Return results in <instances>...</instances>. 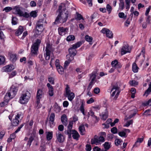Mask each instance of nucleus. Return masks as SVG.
Returning <instances> with one entry per match:
<instances>
[{"instance_id":"nucleus-54","label":"nucleus","mask_w":151,"mask_h":151,"mask_svg":"<svg viewBox=\"0 0 151 151\" xmlns=\"http://www.w3.org/2000/svg\"><path fill=\"white\" fill-rule=\"evenodd\" d=\"M118 63V61L115 60L113 61L111 63V65L112 66V67L115 68V66Z\"/></svg>"},{"instance_id":"nucleus-11","label":"nucleus","mask_w":151,"mask_h":151,"mask_svg":"<svg viewBox=\"0 0 151 151\" xmlns=\"http://www.w3.org/2000/svg\"><path fill=\"white\" fill-rule=\"evenodd\" d=\"M131 51V48L126 42H123V55L127 53H130Z\"/></svg>"},{"instance_id":"nucleus-50","label":"nucleus","mask_w":151,"mask_h":151,"mask_svg":"<svg viewBox=\"0 0 151 151\" xmlns=\"http://www.w3.org/2000/svg\"><path fill=\"white\" fill-rule=\"evenodd\" d=\"M40 99H37L35 105L37 109L39 108L41 106V105L40 103Z\"/></svg>"},{"instance_id":"nucleus-18","label":"nucleus","mask_w":151,"mask_h":151,"mask_svg":"<svg viewBox=\"0 0 151 151\" xmlns=\"http://www.w3.org/2000/svg\"><path fill=\"white\" fill-rule=\"evenodd\" d=\"M47 86L49 88L48 93L50 96H52L54 95L53 88V87L49 83L47 84Z\"/></svg>"},{"instance_id":"nucleus-62","label":"nucleus","mask_w":151,"mask_h":151,"mask_svg":"<svg viewBox=\"0 0 151 151\" xmlns=\"http://www.w3.org/2000/svg\"><path fill=\"white\" fill-rule=\"evenodd\" d=\"M94 84L93 83L90 82L89 84V85L88 86L87 90L88 91H90L91 89L92 88V86Z\"/></svg>"},{"instance_id":"nucleus-9","label":"nucleus","mask_w":151,"mask_h":151,"mask_svg":"<svg viewBox=\"0 0 151 151\" xmlns=\"http://www.w3.org/2000/svg\"><path fill=\"white\" fill-rule=\"evenodd\" d=\"M119 88L118 86L114 85L113 86V88L111 90V91L113 92L112 93V94H111V97H113L115 95V96L114 97V99L115 100H116V99L117 98L118 96L120 93V91L119 90Z\"/></svg>"},{"instance_id":"nucleus-23","label":"nucleus","mask_w":151,"mask_h":151,"mask_svg":"<svg viewBox=\"0 0 151 151\" xmlns=\"http://www.w3.org/2000/svg\"><path fill=\"white\" fill-rule=\"evenodd\" d=\"M144 138L143 137H142L141 138H138L137 140V141L135 142V144L133 145V148L134 147H137L138 146H139L140 144H138V143H139L142 142L143 141Z\"/></svg>"},{"instance_id":"nucleus-60","label":"nucleus","mask_w":151,"mask_h":151,"mask_svg":"<svg viewBox=\"0 0 151 151\" xmlns=\"http://www.w3.org/2000/svg\"><path fill=\"white\" fill-rule=\"evenodd\" d=\"M24 124H22L19 126L17 129L15 131V133H17L19 131H20V129L22 128V127L24 126Z\"/></svg>"},{"instance_id":"nucleus-41","label":"nucleus","mask_w":151,"mask_h":151,"mask_svg":"<svg viewBox=\"0 0 151 151\" xmlns=\"http://www.w3.org/2000/svg\"><path fill=\"white\" fill-rule=\"evenodd\" d=\"M88 114L89 116H91L93 118L96 119L97 121H98L97 117L95 115L94 112L92 110L90 111L88 113Z\"/></svg>"},{"instance_id":"nucleus-10","label":"nucleus","mask_w":151,"mask_h":151,"mask_svg":"<svg viewBox=\"0 0 151 151\" xmlns=\"http://www.w3.org/2000/svg\"><path fill=\"white\" fill-rule=\"evenodd\" d=\"M52 45L47 43L46 47V54L45 55V59L49 60L50 58L51 51L52 50Z\"/></svg>"},{"instance_id":"nucleus-47","label":"nucleus","mask_w":151,"mask_h":151,"mask_svg":"<svg viewBox=\"0 0 151 151\" xmlns=\"http://www.w3.org/2000/svg\"><path fill=\"white\" fill-rule=\"evenodd\" d=\"M126 9L128 10L130 6V0H125Z\"/></svg>"},{"instance_id":"nucleus-46","label":"nucleus","mask_w":151,"mask_h":151,"mask_svg":"<svg viewBox=\"0 0 151 151\" xmlns=\"http://www.w3.org/2000/svg\"><path fill=\"white\" fill-rule=\"evenodd\" d=\"M142 105L144 106H151V99L143 103Z\"/></svg>"},{"instance_id":"nucleus-6","label":"nucleus","mask_w":151,"mask_h":151,"mask_svg":"<svg viewBox=\"0 0 151 151\" xmlns=\"http://www.w3.org/2000/svg\"><path fill=\"white\" fill-rule=\"evenodd\" d=\"M17 91V87L13 85L10 88L9 92L6 93L4 98L6 99V98H7V97H8L9 98V99H12L16 95Z\"/></svg>"},{"instance_id":"nucleus-15","label":"nucleus","mask_w":151,"mask_h":151,"mask_svg":"<svg viewBox=\"0 0 151 151\" xmlns=\"http://www.w3.org/2000/svg\"><path fill=\"white\" fill-rule=\"evenodd\" d=\"M14 66L11 64L8 65L4 67L3 68V70L6 72H10L14 69Z\"/></svg>"},{"instance_id":"nucleus-16","label":"nucleus","mask_w":151,"mask_h":151,"mask_svg":"<svg viewBox=\"0 0 151 151\" xmlns=\"http://www.w3.org/2000/svg\"><path fill=\"white\" fill-rule=\"evenodd\" d=\"M56 136L58 141L60 143H62L63 142L64 140V136L62 134L58 132L56 133Z\"/></svg>"},{"instance_id":"nucleus-30","label":"nucleus","mask_w":151,"mask_h":151,"mask_svg":"<svg viewBox=\"0 0 151 151\" xmlns=\"http://www.w3.org/2000/svg\"><path fill=\"white\" fill-rule=\"evenodd\" d=\"M130 91L132 94L131 97L134 99L135 97V94L136 92V89L134 88H131Z\"/></svg>"},{"instance_id":"nucleus-28","label":"nucleus","mask_w":151,"mask_h":151,"mask_svg":"<svg viewBox=\"0 0 151 151\" xmlns=\"http://www.w3.org/2000/svg\"><path fill=\"white\" fill-rule=\"evenodd\" d=\"M79 130L80 134L81 135H84L85 134V128L84 125H81L79 127Z\"/></svg>"},{"instance_id":"nucleus-48","label":"nucleus","mask_w":151,"mask_h":151,"mask_svg":"<svg viewBox=\"0 0 151 151\" xmlns=\"http://www.w3.org/2000/svg\"><path fill=\"white\" fill-rule=\"evenodd\" d=\"M80 111L84 115H85L84 108V104L82 103L80 107Z\"/></svg>"},{"instance_id":"nucleus-52","label":"nucleus","mask_w":151,"mask_h":151,"mask_svg":"<svg viewBox=\"0 0 151 151\" xmlns=\"http://www.w3.org/2000/svg\"><path fill=\"white\" fill-rule=\"evenodd\" d=\"M106 10L108 12V14H110L112 11V7L109 4H107L106 6Z\"/></svg>"},{"instance_id":"nucleus-37","label":"nucleus","mask_w":151,"mask_h":151,"mask_svg":"<svg viewBox=\"0 0 151 151\" xmlns=\"http://www.w3.org/2000/svg\"><path fill=\"white\" fill-rule=\"evenodd\" d=\"M76 17L75 18L76 19L80 20L81 19H82L83 20H84L81 14L77 12L76 13Z\"/></svg>"},{"instance_id":"nucleus-27","label":"nucleus","mask_w":151,"mask_h":151,"mask_svg":"<svg viewBox=\"0 0 151 151\" xmlns=\"http://www.w3.org/2000/svg\"><path fill=\"white\" fill-rule=\"evenodd\" d=\"M80 136L79 133L76 130L74 131L72 134V137L74 139L78 140Z\"/></svg>"},{"instance_id":"nucleus-64","label":"nucleus","mask_w":151,"mask_h":151,"mask_svg":"<svg viewBox=\"0 0 151 151\" xmlns=\"http://www.w3.org/2000/svg\"><path fill=\"white\" fill-rule=\"evenodd\" d=\"M48 81L52 84H54V79L53 78L50 77L48 78Z\"/></svg>"},{"instance_id":"nucleus-61","label":"nucleus","mask_w":151,"mask_h":151,"mask_svg":"<svg viewBox=\"0 0 151 151\" xmlns=\"http://www.w3.org/2000/svg\"><path fill=\"white\" fill-rule=\"evenodd\" d=\"M151 92V90L148 88L146 91L144 95H146L147 96Z\"/></svg>"},{"instance_id":"nucleus-21","label":"nucleus","mask_w":151,"mask_h":151,"mask_svg":"<svg viewBox=\"0 0 151 151\" xmlns=\"http://www.w3.org/2000/svg\"><path fill=\"white\" fill-rule=\"evenodd\" d=\"M101 33L103 34H106L107 37H109L110 36H111L110 35V36L108 35V34H110L111 35H112L111 31H110L109 29L106 28H103L101 30Z\"/></svg>"},{"instance_id":"nucleus-24","label":"nucleus","mask_w":151,"mask_h":151,"mask_svg":"<svg viewBox=\"0 0 151 151\" xmlns=\"http://www.w3.org/2000/svg\"><path fill=\"white\" fill-rule=\"evenodd\" d=\"M10 56V60L12 62H15L17 59V55L15 54L9 53V54Z\"/></svg>"},{"instance_id":"nucleus-7","label":"nucleus","mask_w":151,"mask_h":151,"mask_svg":"<svg viewBox=\"0 0 151 151\" xmlns=\"http://www.w3.org/2000/svg\"><path fill=\"white\" fill-rule=\"evenodd\" d=\"M65 90V93L64 94L65 96L67 97L69 101H72L75 97V95L73 92H71L68 85H67Z\"/></svg>"},{"instance_id":"nucleus-12","label":"nucleus","mask_w":151,"mask_h":151,"mask_svg":"<svg viewBox=\"0 0 151 151\" xmlns=\"http://www.w3.org/2000/svg\"><path fill=\"white\" fill-rule=\"evenodd\" d=\"M21 116V114L19 113L17 114L15 118L13 119V120L12 121V124L13 126H16L18 125L20 122L19 119L20 118Z\"/></svg>"},{"instance_id":"nucleus-32","label":"nucleus","mask_w":151,"mask_h":151,"mask_svg":"<svg viewBox=\"0 0 151 151\" xmlns=\"http://www.w3.org/2000/svg\"><path fill=\"white\" fill-rule=\"evenodd\" d=\"M6 99V100L4 101L3 102H2L0 104V105L1 107H4L5 105H6L9 100L11 99L7 97Z\"/></svg>"},{"instance_id":"nucleus-36","label":"nucleus","mask_w":151,"mask_h":151,"mask_svg":"<svg viewBox=\"0 0 151 151\" xmlns=\"http://www.w3.org/2000/svg\"><path fill=\"white\" fill-rule=\"evenodd\" d=\"M82 44V42L81 41H79L76 42L75 44L73 45H72L73 47L76 48V49L79 47Z\"/></svg>"},{"instance_id":"nucleus-14","label":"nucleus","mask_w":151,"mask_h":151,"mask_svg":"<svg viewBox=\"0 0 151 151\" xmlns=\"http://www.w3.org/2000/svg\"><path fill=\"white\" fill-rule=\"evenodd\" d=\"M44 96V92L41 89H38L37 92L36 98L37 99H41Z\"/></svg>"},{"instance_id":"nucleus-63","label":"nucleus","mask_w":151,"mask_h":151,"mask_svg":"<svg viewBox=\"0 0 151 151\" xmlns=\"http://www.w3.org/2000/svg\"><path fill=\"white\" fill-rule=\"evenodd\" d=\"M122 141L119 139H116L115 141V143L116 145L118 146L120 144Z\"/></svg>"},{"instance_id":"nucleus-42","label":"nucleus","mask_w":151,"mask_h":151,"mask_svg":"<svg viewBox=\"0 0 151 151\" xmlns=\"http://www.w3.org/2000/svg\"><path fill=\"white\" fill-rule=\"evenodd\" d=\"M142 115H145L146 116L151 115V109L146 110L142 114Z\"/></svg>"},{"instance_id":"nucleus-57","label":"nucleus","mask_w":151,"mask_h":151,"mask_svg":"<svg viewBox=\"0 0 151 151\" xmlns=\"http://www.w3.org/2000/svg\"><path fill=\"white\" fill-rule=\"evenodd\" d=\"M111 131L112 133L115 134L117 133V129L116 127H114L111 129Z\"/></svg>"},{"instance_id":"nucleus-4","label":"nucleus","mask_w":151,"mask_h":151,"mask_svg":"<svg viewBox=\"0 0 151 151\" xmlns=\"http://www.w3.org/2000/svg\"><path fill=\"white\" fill-rule=\"evenodd\" d=\"M44 22V19H39L37 22L35 30V33L36 35H40L43 31L44 30L43 26Z\"/></svg>"},{"instance_id":"nucleus-43","label":"nucleus","mask_w":151,"mask_h":151,"mask_svg":"<svg viewBox=\"0 0 151 151\" xmlns=\"http://www.w3.org/2000/svg\"><path fill=\"white\" fill-rule=\"evenodd\" d=\"M75 39V37L73 35H70L68 36L66 40L67 41H70L73 40Z\"/></svg>"},{"instance_id":"nucleus-53","label":"nucleus","mask_w":151,"mask_h":151,"mask_svg":"<svg viewBox=\"0 0 151 151\" xmlns=\"http://www.w3.org/2000/svg\"><path fill=\"white\" fill-rule=\"evenodd\" d=\"M5 61V58L2 56H0V65L3 64Z\"/></svg>"},{"instance_id":"nucleus-26","label":"nucleus","mask_w":151,"mask_h":151,"mask_svg":"<svg viewBox=\"0 0 151 151\" xmlns=\"http://www.w3.org/2000/svg\"><path fill=\"white\" fill-rule=\"evenodd\" d=\"M97 138V136L96 135H95L94 136V138L91 139V144L92 145L96 144L97 145L98 144H99L98 141V139Z\"/></svg>"},{"instance_id":"nucleus-49","label":"nucleus","mask_w":151,"mask_h":151,"mask_svg":"<svg viewBox=\"0 0 151 151\" xmlns=\"http://www.w3.org/2000/svg\"><path fill=\"white\" fill-rule=\"evenodd\" d=\"M37 12L36 11H32L30 13V15L31 17L35 18L37 16Z\"/></svg>"},{"instance_id":"nucleus-1","label":"nucleus","mask_w":151,"mask_h":151,"mask_svg":"<svg viewBox=\"0 0 151 151\" xmlns=\"http://www.w3.org/2000/svg\"><path fill=\"white\" fill-rule=\"evenodd\" d=\"M65 6V4H62L59 7L58 12L59 14L56 17L55 22H54L52 24H57L60 23H63L66 22L68 16V11L63 13L62 9L63 8L64 9Z\"/></svg>"},{"instance_id":"nucleus-33","label":"nucleus","mask_w":151,"mask_h":151,"mask_svg":"<svg viewBox=\"0 0 151 151\" xmlns=\"http://www.w3.org/2000/svg\"><path fill=\"white\" fill-rule=\"evenodd\" d=\"M138 68L135 63H134L132 65V69L134 73H137L138 71Z\"/></svg>"},{"instance_id":"nucleus-58","label":"nucleus","mask_w":151,"mask_h":151,"mask_svg":"<svg viewBox=\"0 0 151 151\" xmlns=\"http://www.w3.org/2000/svg\"><path fill=\"white\" fill-rule=\"evenodd\" d=\"M74 56H73V55H67V58H68V60L70 61V62H71L72 60H73Z\"/></svg>"},{"instance_id":"nucleus-25","label":"nucleus","mask_w":151,"mask_h":151,"mask_svg":"<svg viewBox=\"0 0 151 151\" xmlns=\"http://www.w3.org/2000/svg\"><path fill=\"white\" fill-rule=\"evenodd\" d=\"M23 31V27L20 26L17 30L15 32V34L17 36H18L21 34Z\"/></svg>"},{"instance_id":"nucleus-39","label":"nucleus","mask_w":151,"mask_h":151,"mask_svg":"<svg viewBox=\"0 0 151 151\" xmlns=\"http://www.w3.org/2000/svg\"><path fill=\"white\" fill-rule=\"evenodd\" d=\"M110 144L108 142H106L104 144V146L105 149V150H109L110 147Z\"/></svg>"},{"instance_id":"nucleus-3","label":"nucleus","mask_w":151,"mask_h":151,"mask_svg":"<svg viewBox=\"0 0 151 151\" xmlns=\"http://www.w3.org/2000/svg\"><path fill=\"white\" fill-rule=\"evenodd\" d=\"M41 42V41L39 39H37L35 42L31 46V53L32 56L36 55L38 54L39 46Z\"/></svg>"},{"instance_id":"nucleus-40","label":"nucleus","mask_w":151,"mask_h":151,"mask_svg":"<svg viewBox=\"0 0 151 151\" xmlns=\"http://www.w3.org/2000/svg\"><path fill=\"white\" fill-rule=\"evenodd\" d=\"M130 132V130L129 129H123V137H127V133Z\"/></svg>"},{"instance_id":"nucleus-2","label":"nucleus","mask_w":151,"mask_h":151,"mask_svg":"<svg viewBox=\"0 0 151 151\" xmlns=\"http://www.w3.org/2000/svg\"><path fill=\"white\" fill-rule=\"evenodd\" d=\"M24 8L19 5L13 7V13L20 17L28 18L29 17L30 15L27 12H24Z\"/></svg>"},{"instance_id":"nucleus-22","label":"nucleus","mask_w":151,"mask_h":151,"mask_svg":"<svg viewBox=\"0 0 151 151\" xmlns=\"http://www.w3.org/2000/svg\"><path fill=\"white\" fill-rule=\"evenodd\" d=\"M68 51L70 55H73V56H75L77 53L76 49L73 47V46L68 49Z\"/></svg>"},{"instance_id":"nucleus-56","label":"nucleus","mask_w":151,"mask_h":151,"mask_svg":"<svg viewBox=\"0 0 151 151\" xmlns=\"http://www.w3.org/2000/svg\"><path fill=\"white\" fill-rule=\"evenodd\" d=\"M120 3L119 4V7L118 11H121L123 10V0H119Z\"/></svg>"},{"instance_id":"nucleus-45","label":"nucleus","mask_w":151,"mask_h":151,"mask_svg":"<svg viewBox=\"0 0 151 151\" xmlns=\"http://www.w3.org/2000/svg\"><path fill=\"white\" fill-rule=\"evenodd\" d=\"M85 39L86 41L89 42H92L93 40L92 37L88 35H86L85 36Z\"/></svg>"},{"instance_id":"nucleus-5","label":"nucleus","mask_w":151,"mask_h":151,"mask_svg":"<svg viewBox=\"0 0 151 151\" xmlns=\"http://www.w3.org/2000/svg\"><path fill=\"white\" fill-rule=\"evenodd\" d=\"M31 94L29 92L27 91L23 93L21 95L19 99V102L21 104H24L27 103L29 100Z\"/></svg>"},{"instance_id":"nucleus-38","label":"nucleus","mask_w":151,"mask_h":151,"mask_svg":"<svg viewBox=\"0 0 151 151\" xmlns=\"http://www.w3.org/2000/svg\"><path fill=\"white\" fill-rule=\"evenodd\" d=\"M13 7H11L8 6L4 8L3 9V11H5L6 12H8L11 11V10H12L13 12Z\"/></svg>"},{"instance_id":"nucleus-13","label":"nucleus","mask_w":151,"mask_h":151,"mask_svg":"<svg viewBox=\"0 0 151 151\" xmlns=\"http://www.w3.org/2000/svg\"><path fill=\"white\" fill-rule=\"evenodd\" d=\"M59 34L61 36L65 35L68 32V29L63 27H59L58 29Z\"/></svg>"},{"instance_id":"nucleus-19","label":"nucleus","mask_w":151,"mask_h":151,"mask_svg":"<svg viewBox=\"0 0 151 151\" xmlns=\"http://www.w3.org/2000/svg\"><path fill=\"white\" fill-rule=\"evenodd\" d=\"M90 79H91L90 82L95 83L96 81V75L95 72H93L91 73L89 75Z\"/></svg>"},{"instance_id":"nucleus-34","label":"nucleus","mask_w":151,"mask_h":151,"mask_svg":"<svg viewBox=\"0 0 151 151\" xmlns=\"http://www.w3.org/2000/svg\"><path fill=\"white\" fill-rule=\"evenodd\" d=\"M145 49L142 50L141 53H140V54L137 55V56L136 57V61H138V59L139 58L140 56L141 55H142V56L143 57H145Z\"/></svg>"},{"instance_id":"nucleus-17","label":"nucleus","mask_w":151,"mask_h":151,"mask_svg":"<svg viewBox=\"0 0 151 151\" xmlns=\"http://www.w3.org/2000/svg\"><path fill=\"white\" fill-rule=\"evenodd\" d=\"M61 121L63 124L65 126H66L68 124L67 116L65 114L63 115L61 118Z\"/></svg>"},{"instance_id":"nucleus-29","label":"nucleus","mask_w":151,"mask_h":151,"mask_svg":"<svg viewBox=\"0 0 151 151\" xmlns=\"http://www.w3.org/2000/svg\"><path fill=\"white\" fill-rule=\"evenodd\" d=\"M130 85L132 86L135 87L138 84V82L135 80H130L129 82Z\"/></svg>"},{"instance_id":"nucleus-8","label":"nucleus","mask_w":151,"mask_h":151,"mask_svg":"<svg viewBox=\"0 0 151 151\" xmlns=\"http://www.w3.org/2000/svg\"><path fill=\"white\" fill-rule=\"evenodd\" d=\"M73 125V122H70L67 127V129L64 131L65 134L68 135V138L69 139H70L71 138V134H72L74 131L75 130L72 129Z\"/></svg>"},{"instance_id":"nucleus-20","label":"nucleus","mask_w":151,"mask_h":151,"mask_svg":"<svg viewBox=\"0 0 151 151\" xmlns=\"http://www.w3.org/2000/svg\"><path fill=\"white\" fill-rule=\"evenodd\" d=\"M46 139L48 141L51 140L53 137V132L52 131H47L45 132Z\"/></svg>"},{"instance_id":"nucleus-35","label":"nucleus","mask_w":151,"mask_h":151,"mask_svg":"<svg viewBox=\"0 0 151 151\" xmlns=\"http://www.w3.org/2000/svg\"><path fill=\"white\" fill-rule=\"evenodd\" d=\"M57 70L59 74H62L64 73V70L62 67L59 66L56 67Z\"/></svg>"},{"instance_id":"nucleus-31","label":"nucleus","mask_w":151,"mask_h":151,"mask_svg":"<svg viewBox=\"0 0 151 151\" xmlns=\"http://www.w3.org/2000/svg\"><path fill=\"white\" fill-rule=\"evenodd\" d=\"M55 117V114L53 113H52L49 118L50 122V124H53V123H54Z\"/></svg>"},{"instance_id":"nucleus-59","label":"nucleus","mask_w":151,"mask_h":151,"mask_svg":"<svg viewBox=\"0 0 151 151\" xmlns=\"http://www.w3.org/2000/svg\"><path fill=\"white\" fill-rule=\"evenodd\" d=\"M55 111L57 113L59 112L60 110V109L59 106L58 105H55Z\"/></svg>"},{"instance_id":"nucleus-44","label":"nucleus","mask_w":151,"mask_h":151,"mask_svg":"<svg viewBox=\"0 0 151 151\" xmlns=\"http://www.w3.org/2000/svg\"><path fill=\"white\" fill-rule=\"evenodd\" d=\"M97 138L98 139V141L99 144H101V142H104L105 141L104 138L102 136H100L99 137L97 136Z\"/></svg>"},{"instance_id":"nucleus-51","label":"nucleus","mask_w":151,"mask_h":151,"mask_svg":"<svg viewBox=\"0 0 151 151\" xmlns=\"http://www.w3.org/2000/svg\"><path fill=\"white\" fill-rule=\"evenodd\" d=\"M33 140L34 138L32 136H31L29 138V140L28 141L27 143V145L29 147L31 145V143Z\"/></svg>"},{"instance_id":"nucleus-55","label":"nucleus","mask_w":151,"mask_h":151,"mask_svg":"<svg viewBox=\"0 0 151 151\" xmlns=\"http://www.w3.org/2000/svg\"><path fill=\"white\" fill-rule=\"evenodd\" d=\"M133 121L132 120H131L129 121H128L126 123V124L124 125V126L128 127L130 126L131 124H132Z\"/></svg>"}]
</instances>
